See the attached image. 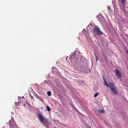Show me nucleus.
Returning a JSON list of instances; mask_svg holds the SVG:
<instances>
[{"label": "nucleus", "instance_id": "nucleus-9", "mask_svg": "<svg viewBox=\"0 0 128 128\" xmlns=\"http://www.w3.org/2000/svg\"><path fill=\"white\" fill-rule=\"evenodd\" d=\"M38 98L41 101H42V102H43V100L41 98Z\"/></svg>", "mask_w": 128, "mask_h": 128}, {"label": "nucleus", "instance_id": "nucleus-15", "mask_svg": "<svg viewBox=\"0 0 128 128\" xmlns=\"http://www.w3.org/2000/svg\"><path fill=\"white\" fill-rule=\"evenodd\" d=\"M94 54L95 56V57H97V56L96 55L95 53H94Z\"/></svg>", "mask_w": 128, "mask_h": 128}, {"label": "nucleus", "instance_id": "nucleus-5", "mask_svg": "<svg viewBox=\"0 0 128 128\" xmlns=\"http://www.w3.org/2000/svg\"><path fill=\"white\" fill-rule=\"evenodd\" d=\"M46 109L48 111H50V108L49 107V106H47L46 107Z\"/></svg>", "mask_w": 128, "mask_h": 128}, {"label": "nucleus", "instance_id": "nucleus-16", "mask_svg": "<svg viewBox=\"0 0 128 128\" xmlns=\"http://www.w3.org/2000/svg\"><path fill=\"white\" fill-rule=\"evenodd\" d=\"M88 128H91L90 126H88Z\"/></svg>", "mask_w": 128, "mask_h": 128}, {"label": "nucleus", "instance_id": "nucleus-12", "mask_svg": "<svg viewBox=\"0 0 128 128\" xmlns=\"http://www.w3.org/2000/svg\"><path fill=\"white\" fill-rule=\"evenodd\" d=\"M96 61H97L98 60V58L97 57H96Z\"/></svg>", "mask_w": 128, "mask_h": 128}, {"label": "nucleus", "instance_id": "nucleus-2", "mask_svg": "<svg viewBox=\"0 0 128 128\" xmlns=\"http://www.w3.org/2000/svg\"><path fill=\"white\" fill-rule=\"evenodd\" d=\"M92 30L93 32L96 34L102 35L103 34V32L97 26H94L92 29Z\"/></svg>", "mask_w": 128, "mask_h": 128}, {"label": "nucleus", "instance_id": "nucleus-7", "mask_svg": "<svg viewBox=\"0 0 128 128\" xmlns=\"http://www.w3.org/2000/svg\"><path fill=\"white\" fill-rule=\"evenodd\" d=\"M98 112L100 113H103L104 112V111L102 110H98Z\"/></svg>", "mask_w": 128, "mask_h": 128}, {"label": "nucleus", "instance_id": "nucleus-4", "mask_svg": "<svg viewBox=\"0 0 128 128\" xmlns=\"http://www.w3.org/2000/svg\"><path fill=\"white\" fill-rule=\"evenodd\" d=\"M38 116L40 121L43 124L44 121V120L42 116L40 114H38Z\"/></svg>", "mask_w": 128, "mask_h": 128}, {"label": "nucleus", "instance_id": "nucleus-13", "mask_svg": "<svg viewBox=\"0 0 128 128\" xmlns=\"http://www.w3.org/2000/svg\"><path fill=\"white\" fill-rule=\"evenodd\" d=\"M108 10H110L111 8L110 7H108Z\"/></svg>", "mask_w": 128, "mask_h": 128}, {"label": "nucleus", "instance_id": "nucleus-8", "mask_svg": "<svg viewBox=\"0 0 128 128\" xmlns=\"http://www.w3.org/2000/svg\"><path fill=\"white\" fill-rule=\"evenodd\" d=\"M51 92L50 91H49L47 92V94L49 96H50L51 95Z\"/></svg>", "mask_w": 128, "mask_h": 128}, {"label": "nucleus", "instance_id": "nucleus-14", "mask_svg": "<svg viewBox=\"0 0 128 128\" xmlns=\"http://www.w3.org/2000/svg\"><path fill=\"white\" fill-rule=\"evenodd\" d=\"M103 78L104 81L106 80L104 78L103 76Z\"/></svg>", "mask_w": 128, "mask_h": 128}, {"label": "nucleus", "instance_id": "nucleus-10", "mask_svg": "<svg viewBox=\"0 0 128 128\" xmlns=\"http://www.w3.org/2000/svg\"><path fill=\"white\" fill-rule=\"evenodd\" d=\"M98 93H96L94 94V96L95 97H96L98 95Z\"/></svg>", "mask_w": 128, "mask_h": 128}, {"label": "nucleus", "instance_id": "nucleus-11", "mask_svg": "<svg viewBox=\"0 0 128 128\" xmlns=\"http://www.w3.org/2000/svg\"><path fill=\"white\" fill-rule=\"evenodd\" d=\"M30 96V97L31 98V99L32 100V99H34V98L32 97V96H31L30 95V94H29Z\"/></svg>", "mask_w": 128, "mask_h": 128}, {"label": "nucleus", "instance_id": "nucleus-6", "mask_svg": "<svg viewBox=\"0 0 128 128\" xmlns=\"http://www.w3.org/2000/svg\"><path fill=\"white\" fill-rule=\"evenodd\" d=\"M121 3L124 6L125 3V0H122Z\"/></svg>", "mask_w": 128, "mask_h": 128}, {"label": "nucleus", "instance_id": "nucleus-1", "mask_svg": "<svg viewBox=\"0 0 128 128\" xmlns=\"http://www.w3.org/2000/svg\"><path fill=\"white\" fill-rule=\"evenodd\" d=\"M104 82L105 85L107 87L109 86L110 90L112 92H113L114 94L116 95L118 94V93L116 88L113 83L110 82L109 83V84H108L106 80Z\"/></svg>", "mask_w": 128, "mask_h": 128}, {"label": "nucleus", "instance_id": "nucleus-3", "mask_svg": "<svg viewBox=\"0 0 128 128\" xmlns=\"http://www.w3.org/2000/svg\"><path fill=\"white\" fill-rule=\"evenodd\" d=\"M115 71L116 76H118V78H120L121 77V74L120 71L116 69L115 70Z\"/></svg>", "mask_w": 128, "mask_h": 128}]
</instances>
